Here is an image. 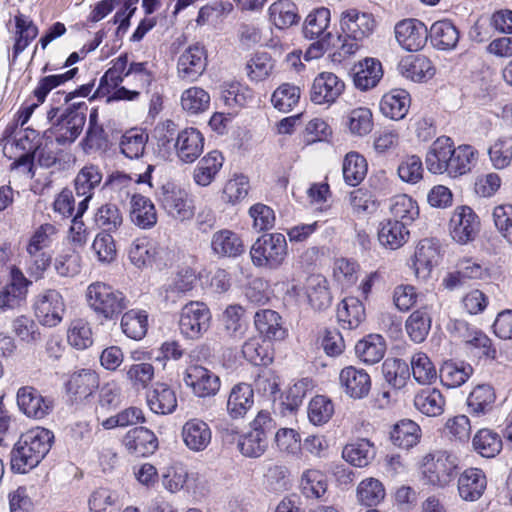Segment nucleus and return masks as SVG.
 Listing matches in <instances>:
<instances>
[{"instance_id": "obj_1", "label": "nucleus", "mask_w": 512, "mask_h": 512, "mask_svg": "<svg viewBox=\"0 0 512 512\" xmlns=\"http://www.w3.org/2000/svg\"><path fill=\"white\" fill-rule=\"evenodd\" d=\"M477 150L467 144L454 147L450 137H438L429 147L425 164L429 172L456 178L469 173L477 162Z\"/></svg>"}, {"instance_id": "obj_2", "label": "nucleus", "mask_w": 512, "mask_h": 512, "mask_svg": "<svg viewBox=\"0 0 512 512\" xmlns=\"http://www.w3.org/2000/svg\"><path fill=\"white\" fill-rule=\"evenodd\" d=\"M53 441V432L43 427L21 435L10 453L12 471L25 474L35 468L50 451Z\"/></svg>"}, {"instance_id": "obj_3", "label": "nucleus", "mask_w": 512, "mask_h": 512, "mask_svg": "<svg viewBox=\"0 0 512 512\" xmlns=\"http://www.w3.org/2000/svg\"><path fill=\"white\" fill-rule=\"evenodd\" d=\"M376 28L374 16L356 8L343 11L340 17L341 33L337 36L339 49L343 56L357 52L359 43L371 36Z\"/></svg>"}, {"instance_id": "obj_4", "label": "nucleus", "mask_w": 512, "mask_h": 512, "mask_svg": "<svg viewBox=\"0 0 512 512\" xmlns=\"http://www.w3.org/2000/svg\"><path fill=\"white\" fill-rule=\"evenodd\" d=\"M288 245L282 233H266L258 237L250 248L252 264L261 269L277 270L286 260Z\"/></svg>"}, {"instance_id": "obj_5", "label": "nucleus", "mask_w": 512, "mask_h": 512, "mask_svg": "<svg viewBox=\"0 0 512 512\" xmlns=\"http://www.w3.org/2000/svg\"><path fill=\"white\" fill-rule=\"evenodd\" d=\"M86 298L89 307L106 320L118 316L129 305L123 292L103 282L91 283L87 288Z\"/></svg>"}, {"instance_id": "obj_6", "label": "nucleus", "mask_w": 512, "mask_h": 512, "mask_svg": "<svg viewBox=\"0 0 512 512\" xmlns=\"http://www.w3.org/2000/svg\"><path fill=\"white\" fill-rule=\"evenodd\" d=\"M155 198L160 208L176 221L190 220L195 214L194 200L190 193L173 182L161 185L155 192Z\"/></svg>"}, {"instance_id": "obj_7", "label": "nucleus", "mask_w": 512, "mask_h": 512, "mask_svg": "<svg viewBox=\"0 0 512 512\" xmlns=\"http://www.w3.org/2000/svg\"><path fill=\"white\" fill-rule=\"evenodd\" d=\"M459 460L447 451H437L423 458L421 473L423 481L439 488L448 486L458 475Z\"/></svg>"}, {"instance_id": "obj_8", "label": "nucleus", "mask_w": 512, "mask_h": 512, "mask_svg": "<svg viewBox=\"0 0 512 512\" xmlns=\"http://www.w3.org/2000/svg\"><path fill=\"white\" fill-rule=\"evenodd\" d=\"M212 314L209 307L200 301L185 304L178 321L180 334L189 340L200 339L211 326Z\"/></svg>"}, {"instance_id": "obj_9", "label": "nucleus", "mask_w": 512, "mask_h": 512, "mask_svg": "<svg viewBox=\"0 0 512 512\" xmlns=\"http://www.w3.org/2000/svg\"><path fill=\"white\" fill-rule=\"evenodd\" d=\"M86 109L84 102L73 104L53 122V133L59 145L71 144L79 137L86 122Z\"/></svg>"}, {"instance_id": "obj_10", "label": "nucleus", "mask_w": 512, "mask_h": 512, "mask_svg": "<svg viewBox=\"0 0 512 512\" xmlns=\"http://www.w3.org/2000/svg\"><path fill=\"white\" fill-rule=\"evenodd\" d=\"M35 316L46 327H55L63 319L65 303L61 293L48 289L41 293L34 303Z\"/></svg>"}, {"instance_id": "obj_11", "label": "nucleus", "mask_w": 512, "mask_h": 512, "mask_svg": "<svg viewBox=\"0 0 512 512\" xmlns=\"http://www.w3.org/2000/svg\"><path fill=\"white\" fill-rule=\"evenodd\" d=\"M20 411L29 418L40 420L48 416L54 409V400L43 396L32 386L20 387L16 395Z\"/></svg>"}, {"instance_id": "obj_12", "label": "nucleus", "mask_w": 512, "mask_h": 512, "mask_svg": "<svg viewBox=\"0 0 512 512\" xmlns=\"http://www.w3.org/2000/svg\"><path fill=\"white\" fill-rule=\"evenodd\" d=\"M399 45L410 52L421 50L428 40L429 30L426 25L415 18L399 21L394 28Z\"/></svg>"}, {"instance_id": "obj_13", "label": "nucleus", "mask_w": 512, "mask_h": 512, "mask_svg": "<svg viewBox=\"0 0 512 512\" xmlns=\"http://www.w3.org/2000/svg\"><path fill=\"white\" fill-rule=\"evenodd\" d=\"M207 53L204 46L191 45L183 51L177 61V75L185 82H195L205 72Z\"/></svg>"}, {"instance_id": "obj_14", "label": "nucleus", "mask_w": 512, "mask_h": 512, "mask_svg": "<svg viewBox=\"0 0 512 512\" xmlns=\"http://www.w3.org/2000/svg\"><path fill=\"white\" fill-rule=\"evenodd\" d=\"M449 226L452 238L460 244H466L476 237L480 221L472 208L460 206L454 210Z\"/></svg>"}, {"instance_id": "obj_15", "label": "nucleus", "mask_w": 512, "mask_h": 512, "mask_svg": "<svg viewBox=\"0 0 512 512\" xmlns=\"http://www.w3.org/2000/svg\"><path fill=\"white\" fill-rule=\"evenodd\" d=\"M187 387L200 398L214 396L218 393L221 382L219 377L209 369L200 365H191L186 369L183 378Z\"/></svg>"}, {"instance_id": "obj_16", "label": "nucleus", "mask_w": 512, "mask_h": 512, "mask_svg": "<svg viewBox=\"0 0 512 512\" xmlns=\"http://www.w3.org/2000/svg\"><path fill=\"white\" fill-rule=\"evenodd\" d=\"M345 83L334 73L322 72L313 80L310 100L317 105H331L344 92Z\"/></svg>"}, {"instance_id": "obj_17", "label": "nucleus", "mask_w": 512, "mask_h": 512, "mask_svg": "<svg viewBox=\"0 0 512 512\" xmlns=\"http://www.w3.org/2000/svg\"><path fill=\"white\" fill-rule=\"evenodd\" d=\"M78 72V68H72L65 73L56 74V75H48L40 78L35 87L33 94L37 98L38 103L32 104L30 106L25 107L19 113V121L23 126L30 119L34 109L38 107L39 104L45 102L47 95L56 87L66 83L67 81L73 79Z\"/></svg>"}, {"instance_id": "obj_18", "label": "nucleus", "mask_w": 512, "mask_h": 512, "mask_svg": "<svg viewBox=\"0 0 512 512\" xmlns=\"http://www.w3.org/2000/svg\"><path fill=\"white\" fill-rule=\"evenodd\" d=\"M103 174L100 168L90 164L84 166L74 179V186L77 196L84 197L79 203L80 213H85L95 190L102 182Z\"/></svg>"}, {"instance_id": "obj_19", "label": "nucleus", "mask_w": 512, "mask_h": 512, "mask_svg": "<svg viewBox=\"0 0 512 512\" xmlns=\"http://www.w3.org/2000/svg\"><path fill=\"white\" fill-rule=\"evenodd\" d=\"M128 452L137 457H148L158 449L157 436L150 429L140 426L130 429L123 438Z\"/></svg>"}, {"instance_id": "obj_20", "label": "nucleus", "mask_w": 512, "mask_h": 512, "mask_svg": "<svg viewBox=\"0 0 512 512\" xmlns=\"http://www.w3.org/2000/svg\"><path fill=\"white\" fill-rule=\"evenodd\" d=\"M339 381L346 395L353 399L365 398L371 389L369 374L365 370L353 366L341 370Z\"/></svg>"}, {"instance_id": "obj_21", "label": "nucleus", "mask_w": 512, "mask_h": 512, "mask_svg": "<svg viewBox=\"0 0 512 512\" xmlns=\"http://www.w3.org/2000/svg\"><path fill=\"white\" fill-rule=\"evenodd\" d=\"M181 436L185 446L189 450L201 452L210 445L212 431L205 421L193 418L184 423Z\"/></svg>"}, {"instance_id": "obj_22", "label": "nucleus", "mask_w": 512, "mask_h": 512, "mask_svg": "<svg viewBox=\"0 0 512 512\" xmlns=\"http://www.w3.org/2000/svg\"><path fill=\"white\" fill-rule=\"evenodd\" d=\"M204 137L196 128H186L178 133L175 149L184 163L194 162L203 152Z\"/></svg>"}, {"instance_id": "obj_23", "label": "nucleus", "mask_w": 512, "mask_h": 512, "mask_svg": "<svg viewBox=\"0 0 512 512\" xmlns=\"http://www.w3.org/2000/svg\"><path fill=\"white\" fill-rule=\"evenodd\" d=\"M254 405V390L247 383L234 385L228 395L226 410L232 419L244 418Z\"/></svg>"}, {"instance_id": "obj_24", "label": "nucleus", "mask_w": 512, "mask_h": 512, "mask_svg": "<svg viewBox=\"0 0 512 512\" xmlns=\"http://www.w3.org/2000/svg\"><path fill=\"white\" fill-rule=\"evenodd\" d=\"M486 486V476L478 468H468L458 478V493L464 501H477L483 495Z\"/></svg>"}, {"instance_id": "obj_25", "label": "nucleus", "mask_w": 512, "mask_h": 512, "mask_svg": "<svg viewBox=\"0 0 512 512\" xmlns=\"http://www.w3.org/2000/svg\"><path fill=\"white\" fill-rule=\"evenodd\" d=\"M130 219L141 229H150L157 223L154 203L146 196L133 194L130 201Z\"/></svg>"}, {"instance_id": "obj_26", "label": "nucleus", "mask_w": 512, "mask_h": 512, "mask_svg": "<svg viewBox=\"0 0 512 512\" xmlns=\"http://www.w3.org/2000/svg\"><path fill=\"white\" fill-rule=\"evenodd\" d=\"M211 249L213 254L218 257L234 258L244 252V245L237 233L222 229L212 235Z\"/></svg>"}, {"instance_id": "obj_27", "label": "nucleus", "mask_w": 512, "mask_h": 512, "mask_svg": "<svg viewBox=\"0 0 512 512\" xmlns=\"http://www.w3.org/2000/svg\"><path fill=\"white\" fill-rule=\"evenodd\" d=\"M495 400L494 388L489 384H479L467 397V411L474 417L484 416L492 411Z\"/></svg>"}, {"instance_id": "obj_28", "label": "nucleus", "mask_w": 512, "mask_h": 512, "mask_svg": "<svg viewBox=\"0 0 512 512\" xmlns=\"http://www.w3.org/2000/svg\"><path fill=\"white\" fill-rule=\"evenodd\" d=\"M254 324L257 331L267 340H282L286 330L282 325V318L274 310L261 309L254 315Z\"/></svg>"}, {"instance_id": "obj_29", "label": "nucleus", "mask_w": 512, "mask_h": 512, "mask_svg": "<svg viewBox=\"0 0 512 512\" xmlns=\"http://www.w3.org/2000/svg\"><path fill=\"white\" fill-rule=\"evenodd\" d=\"M409 235L407 226L397 220L388 219L379 224L378 241L387 249H399L408 241Z\"/></svg>"}, {"instance_id": "obj_30", "label": "nucleus", "mask_w": 512, "mask_h": 512, "mask_svg": "<svg viewBox=\"0 0 512 512\" xmlns=\"http://www.w3.org/2000/svg\"><path fill=\"white\" fill-rule=\"evenodd\" d=\"M147 404L155 414H171L177 407L176 394L167 384L156 383L147 394Z\"/></svg>"}, {"instance_id": "obj_31", "label": "nucleus", "mask_w": 512, "mask_h": 512, "mask_svg": "<svg viewBox=\"0 0 512 512\" xmlns=\"http://www.w3.org/2000/svg\"><path fill=\"white\" fill-rule=\"evenodd\" d=\"M410 106V95L404 89H393L383 95L380 101V111L392 120L403 119Z\"/></svg>"}, {"instance_id": "obj_32", "label": "nucleus", "mask_w": 512, "mask_h": 512, "mask_svg": "<svg viewBox=\"0 0 512 512\" xmlns=\"http://www.w3.org/2000/svg\"><path fill=\"white\" fill-rule=\"evenodd\" d=\"M428 36L438 50H452L458 44L460 33L451 21L440 20L432 24Z\"/></svg>"}, {"instance_id": "obj_33", "label": "nucleus", "mask_w": 512, "mask_h": 512, "mask_svg": "<svg viewBox=\"0 0 512 512\" xmlns=\"http://www.w3.org/2000/svg\"><path fill=\"white\" fill-rule=\"evenodd\" d=\"M224 158L219 151H211L199 160L193 171L194 182L201 187L209 186L223 166Z\"/></svg>"}, {"instance_id": "obj_34", "label": "nucleus", "mask_w": 512, "mask_h": 512, "mask_svg": "<svg viewBox=\"0 0 512 512\" xmlns=\"http://www.w3.org/2000/svg\"><path fill=\"white\" fill-rule=\"evenodd\" d=\"M244 358L255 366H267L274 358V348L270 340L250 338L242 347Z\"/></svg>"}, {"instance_id": "obj_35", "label": "nucleus", "mask_w": 512, "mask_h": 512, "mask_svg": "<svg viewBox=\"0 0 512 512\" xmlns=\"http://www.w3.org/2000/svg\"><path fill=\"white\" fill-rule=\"evenodd\" d=\"M66 386L67 391L76 399H86L98 388L99 377L93 370L82 369L70 376Z\"/></svg>"}, {"instance_id": "obj_36", "label": "nucleus", "mask_w": 512, "mask_h": 512, "mask_svg": "<svg viewBox=\"0 0 512 512\" xmlns=\"http://www.w3.org/2000/svg\"><path fill=\"white\" fill-rule=\"evenodd\" d=\"M440 258L439 245L435 239L425 238L418 243L414 254L416 274H428Z\"/></svg>"}, {"instance_id": "obj_37", "label": "nucleus", "mask_w": 512, "mask_h": 512, "mask_svg": "<svg viewBox=\"0 0 512 512\" xmlns=\"http://www.w3.org/2000/svg\"><path fill=\"white\" fill-rule=\"evenodd\" d=\"M385 351V340L379 334H370L355 345V353L359 360L370 365L381 361Z\"/></svg>"}, {"instance_id": "obj_38", "label": "nucleus", "mask_w": 512, "mask_h": 512, "mask_svg": "<svg viewBox=\"0 0 512 512\" xmlns=\"http://www.w3.org/2000/svg\"><path fill=\"white\" fill-rule=\"evenodd\" d=\"M445 398L436 388H425L414 397V406L422 414L429 417H436L444 412Z\"/></svg>"}, {"instance_id": "obj_39", "label": "nucleus", "mask_w": 512, "mask_h": 512, "mask_svg": "<svg viewBox=\"0 0 512 512\" xmlns=\"http://www.w3.org/2000/svg\"><path fill=\"white\" fill-rule=\"evenodd\" d=\"M383 77L382 65L374 58H366L359 63L354 74V84L366 91L374 88Z\"/></svg>"}, {"instance_id": "obj_40", "label": "nucleus", "mask_w": 512, "mask_h": 512, "mask_svg": "<svg viewBox=\"0 0 512 512\" xmlns=\"http://www.w3.org/2000/svg\"><path fill=\"white\" fill-rule=\"evenodd\" d=\"M331 20L330 10L326 7L313 9L305 18L302 33L306 39L315 40L327 32Z\"/></svg>"}, {"instance_id": "obj_41", "label": "nucleus", "mask_w": 512, "mask_h": 512, "mask_svg": "<svg viewBox=\"0 0 512 512\" xmlns=\"http://www.w3.org/2000/svg\"><path fill=\"white\" fill-rule=\"evenodd\" d=\"M337 317L343 328L355 329L365 320L364 305L356 297H347L341 302Z\"/></svg>"}, {"instance_id": "obj_42", "label": "nucleus", "mask_w": 512, "mask_h": 512, "mask_svg": "<svg viewBox=\"0 0 512 512\" xmlns=\"http://www.w3.org/2000/svg\"><path fill=\"white\" fill-rule=\"evenodd\" d=\"M122 332L130 339L141 340L148 330V314L145 310L131 309L121 318Z\"/></svg>"}, {"instance_id": "obj_43", "label": "nucleus", "mask_w": 512, "mask_h": 512, "mask_svg": "<svg viewBox=\"0 0 512 512\" xmlns=\"http://www.w3.org/2000/svg\"><path fill=\"white\" fill-rule=\"evenodd\" d=\"M421 429L417 423L410 419H404L394 425L390 432L392 443L402 449H410L420 439Z\"/></svg>"}, {"instance_id": "obj_44", "label": "nucleus", "mask_w": 512, "mask_h": 512, "mask_svg": "<svg viewBox=\"0 0 512 512\" xmlns=\"http://www.w3.org/2000/svg\"><path fill=\"white\" fill-rule=\"evenodd\" d=\"M401 73L415 82L431 79L435 74L432 62L425 56L417 55L400 64Z\"/></svg>"}, {"instance_id": "obj_45", "label": "nucleus", "mask_w": 512, "mask_h": 512, "mask_svg": "<svg viewBox=\"0 0 512 512\" xmlns=\"http://www.w3.org/2000/svg\"><path fill=\"white\" fill-rule=\"evenodd\" d=\"M307 297L310 305L316 310H324L331 305L332 296L325 277L312 275L308 279Z\"/></svg>"}, {"instance_id": "obj_46", "label": "nucleus", "mask_w": 512, "mask_h": 512, "mask_svg": "<svg viewBox=\"0 0 512 512\" xmlns=\"http://www.w3.org/2000/svg\"><path fill=\"white\" fill-rule=\"evenodd\" d=\"M343 458L356 467H365L375 456L373 444L367 439H358L347 444L342 452Z\"/></svg>"}, {"instance_id": "obj_47", "label": "nucleus", "mask_w": 512, "mask_h": 512, "mask_svg": "<svg viewBox=\"0 0 512 512\" xmlns=\"http://www.w3.org/2000/svg\"><path fill=\"white\" fill-rule=\"evenodd\" d=\"M473 371L469 363L446 362L440 369V379L448 388H457L472 376Z\"/></svg>"}, {"instance_id": "obj_48", "label": "nucleus", "mask_w": 512, "mask_h": 512, "mask_svg": "<svg viewBox=\"0 0 512 512\" xmlns=\"http://www.w3.org/2000/svg\"><path fill=\"white\" fill-rule=\"evenodd\" d=\"M297 10V6L291 0H278L269 7V14L277 28L285 29L299 22Z\"/></svg>"}, {"instance_id": "obj_49", "label": "nucleus", "mask_w": 512, "mask_h": 512, "mask_svg": "<svg viewBox=\"0 0 512 512\" xmlns=\"http://www.w3.org/2000/svg\"><path fill=\"white\" fill-rule=\"evenodd\" d=\"M472 444L474 450L486 458L495 457L503 447L502 438L491 429H480L473 437Z\"/></svg>"}, {"instance_id": "obj_50", "label": "nucleus", "mask_w": 512, "mask_h": 512, "mask_svg": "<svg viewBox=\"0 0 512 512\" xmlns=\"http://www.w3.org/2000/svg\"><path fill=\"white\" fill-rule=\"evenodd\" d=\"M390 212L392 220H397L405 226L410 225L419 216L417 202L406 194L396 195L391 200Z\"/></svg>"}, {"instance_id": "obj_51", "label": "nucleus", "mask_w": 512, "mask_h": 512, "mask_svg": "<svg viewBox=\"0 0 512 512\" xmlns=\"http://www.w3.org/2000/svg\"><path fill=\"white\" fill-rule=\"evenodd\" d=\"M16 38L13 58L16 59L38 35L37 26L25 15L15 16Z\"/></svg>"}, {"instance_id": "obj_52", "label": "nucleus", "mask_w": 512, "mask_h": 512, "mask_svg": "<svg viewBox=\"0 0 512 512\" xmlns=\"http://www.w3.org/2000/svg\"><path fill=\"white\" fill-rule=\"evenodd\" d=\"M342 172L346 184L357 186L366 176V159L358 152L352 151L347 153L343 160Z\"/></svg>"}, {"instance_id": "obj_53", "label": "nucleus", "mask_w": 512, "mask_h": 512, "mask_svg": "<svg viewBox=\"0 0 512 512\" xmlns=\"http://www.w3.org/2000/svg\"><path fill=\"white\" fill-rule=\"evenodd\" d=\"M162 252L155 244L146 239L136 240L129 249V259L138 268L156 263Z\"/></svg>"}, {"instance_id": "obj_54", "label": "nucleus", "mask_w": 512, "mask_h": 512, "mask_svg": "<svg viewBox=\"0 0 512 512\" xmlns=\"http://www.w3.org/2000/svg\"><path fill=\"white\" fill-rule=\"evenodd\" d=\"M405 327L413 342L422 343L431 329V316L427 308L423 307L411 313Z\"/></svg>"}, {"instance_id": "obj_55", "label": "nucleus", "mask_w": 512, "mask_h": 512, "mask_svg": "<svg viewBox=\"0 0 512 512\" xmlns=\"http://www.w3.org/2000/svg\"><path fill=\"white\" fill-rule=\"evenodd\" d=\"M196 274L192 268L186 267L177 272L171 283L164 287V298L167 301H176V297L193 289Z\"/></svg>"}, {"instance_id": "obj_56", "label": "nucleus", "mask_w": 512, "mask_h": 512, "mask_svg": "<svg viewBox=\"0 0 512 512\" xmlns=\"http://www.w3.org/2000/svg\"><path fill=\"white\" fill-rule=\"evenodd\" d=\"M210 94L201 87L193 86L182 92L181 106L189 114H200L209 109Z\"/></svg>"}, {"instance_id": "obj_57", "label": "nucleus", "mask_w": 512, "mask_h": 512, "mask_svg": "<svg viewBox=\"0 0 512 512\" xmlns=\"http://www.w3.org/2000/svg\"><path fill=\"white\" fill-rule=\"evenodd\" d=\"M385 380L395 389L405 386L410 377V369L406 361L398 358H388L382 365Z\"/></svg>"}, {"instance_id": "obj_58", "label": "nucleus", "mask_w": 512, "mask_h": 512, "mask_svg": "<svg viewBox=\"0 0 512 512\" xmlns=\"http://www.w3.org/2000/svg\"><path fill=\"white\" fill-rule=\"evenodd\" d=\"M81 256L68 248L59 253L53 261V269L60 277H74L81 271Z\"/></svg>"}, {"instance_id": "obj_59", "label": "nucleus", "mask_w": 512, "mask_h": 512, "mask_svg": "<svg viewBox=\"0 0 512 512\" xmlns=\"http://www.w3.org/2000/svg\"><path fill=\"white\" fill-rule=\"evenodd\" d=\"M122 372L125 373L126 380L135 389H144L154 378L155 369L151 363L140 362L126 365Z\"/></svg>"}, {"instance_id": "obj_60", "label": "nucleus", "mask_w": 512, "mask_h": 512, "mask_svg": "<svg viewBox=\"0 0 512 512\" xmlns=\"http://www.w3.org/2000/svg\"><path fill=\"white\" fill-rule=\"evenodd\" d=\"M244 310L240 305H229L222 315L224 331L232 338H241L247 328L243 320Z\"/></svg>"}, {"instance_id": "obj_61", "label": "nucleus", "mask_w": 512, "mask_h": 512, "mask_svg": "<svg viewBox=\"0 0 512 512\" xmlns=\"http://www.w3.org/2000/svg\"><path fill=\"white\" fill-rule=\"evenodd\" d=\"M299 99V87L290 83H283L273 92L271 101L278 111L287 113L298 104Z\"/></svg>"}, {"instance_id": "obj_62", "label": "nucleus", "mask_w": 512, "mask_h": 512, "mask_svg": "<svg viewBox=\"0 0 512 512\" xmlns=\"http://www.w3.org/2000/svg\"><path fill=\"white\" fill-rule=\"evenodd\" d=\"M94 221L104 232H114L122 225L123 215L117 205L107 203L97 209Z\"/></svg>"}, {"instance_id": "obj_63", "label": "nucleus", "mask_w": 512, "mask_h": 512, "mask_svg": "<svg viewBox=\"0 0 512 512\" xmlns=\"http://www.w3.org/2000/svg\"><path fill=\"white\" fill-rule=\"evenodd\" d=\"M68 342L78 350H84L93 344L92 330L84 319H75L71 322L67 335Z\"/></svg>"}, {"instance_id": "obj_64", "label": "nucleus", "mask_w": 512, "mask_h": 512, "mask_svg": "<svg viewBox=\"0 0 512 512\" xmlns=\"http://www.w3.org/2000/svg\"><path fill=\"white\" fill-rule=\"evenodd\" d=\"M488 154L492 165L496 169L508 167L512 161V137L503 136L498 138L489 148Z\"/></svg>"}]
</instances>
